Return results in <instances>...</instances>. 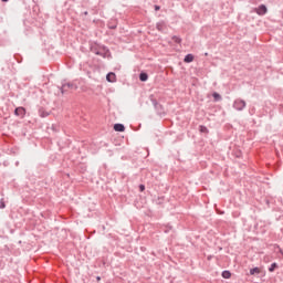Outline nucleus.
I'll return each mask as SVG.
<instances>
[{
    "mask_svg": "<svg viewBox=\"0 0 283 283\" xmlns=\"http://www.w3.org/2000/svg\"><path fill=\"white\" fill-rule=\"evenodd\" d=\"M150 101H151L157 114H159V116H163V114H165V108L158 103V101H156V98H154V95L150 96Z\"/></svg>",
    "mask_w": 283,
    "mask_h": 283,
    "instance_id": "obj_1",
    "label": "nucleus"
},
{
    "mask_svg": "<svg viewBox=\"0 0 283 283\" xmlns=\"http://www.w3.org/2000/svg\"><path fill=\"white\" fill-rule=\"evenodd\" d=\"M244 107H247V102L244 99L237 98L233 102V108L237 109L238 112H242V109H244Z\"/></svg>",
    "mask_w": 283,
    "mask_h": 283,
    "instance_id": "obj_2",
    "label": "nucleus"
},
{
    "mask_svg": "<svg viewBox=\"0 0 283 283\" xmlns=\"http://www.w3.org/2000/svg\"><path fill=\"white\" fill-rule=\"evenodd\" d=\"M93 52L97 56H103V59H105V56H107V54H109V49H107L105 46H98V49H93Z\"/></svg>",
    "mask_w": 283,
    "mask_h": 283,
    "instance_id": "obj_3",
    "label": "nucleus"
},
{
    "mask_svg": "<svg viewBox=\"0 0 283 283\" xmlns=\"http://www.w3.org/2000/svg\"><path fill=\"white\" fill-rule=\"evenodd\" d=\"M78 86L74 83H65L61 86V93L65 94V92H69V90H77Z\"/></svg>",
    "mask_w": 283,
    "mask_h": 283,
    "instance_id": "obj_4",
    "label": "nucleus"
},
{
    "mask_svg": "<svg viewBox=\"0 0 283 283\" xmlns=\"http://www.w3.org/2000/svg\"><path fill=\"white\" fill-rule=\"evenodd\" d=\"M255 12L260 17H264V14H266V12H269V9H266V6L260 4L259 8L255 9Z\"/></svg>",
    "mask_w": 283,
    "mask_h": 283,
    "instance_id": "obj_5",
    "label": "nucleus"
},
{
    "mask_svg": "<svg viewBox=\"0 0 283 283\" xmlns=\"http://www.w3.org/2000/svg\"><path fill=\"white\" fill-rule=\"evenodd\" d=\"M156 29L158 32H165V30H167V23L165 21H159L156 24Z\"/></svg>",
    "mask_w": 283,
    "mask_h": 283,
    "instance_id": "obj_6",
    "label": "nucleus"
},
{
    "mask_svg": "<svg viewBox=\"0 0 283 283\" xmlns=\"http://www.w3.org/2000/svg\"><path fill=\"white\" fill-rule=\"evenodd\" d=\"M14 114H15V116H20L21 118H23L25 116V108L24 107H17L14 109Z\"/></svg>",
    "mask_w": 283,
    "mask_h": 283,
    "instance_id": "obj_7",
    "label": "nucleus"
},
{
    "mask_svg": "<svg viewBox=\"0 0 283 283\" xmlns=\"http://www.w3.org/2000/svg\"><path fill=\"white\" fill-rule=\"evenodd\" d=\"M106 81H108V83H115L116 82V73H113V72L108 73L106 75Z\"/></svg>",
    "mask_w": 283,
    "mask_h": 283,
    "instance_id": "obj_8",
    "label": "nucleus"
},
{
    "mask_svg": "<svg viewBox=\"0 0 283 283\" xmlns=\"http://www.w3.org/2000/svg\"><path fill=\"white\" fill-rule=\"evenodd\" d=\"M114 130L115 132H125V125H123V124H115L114 125Z\"/></svg>",
    "mask_w": 283,
    "mask_h": 283,
    "instance_id": "obj_9",
    "label": "nucleus"
},
{
    "mask_svg": "<svg viewBox=\"0 0 283 283\" xmlns=\"http://www.w3.org/2000/svg\"><path fill=\"white\" fill-rule=\"evenodd\" d=\"M149 78V75L145 72H142L139 74V81H142V83H145V81H147Z\"/></svg>",
    "mask_w": 283,
    "mask_h": 283,
    "instance_id": "obj_10",
    "label": "nucleus"
},
{
    "mask_svg": "<svg viewBox=\"0 0 283 283\" xmlns=\"http://www.w3.org/2000/svg\"><path fill=\"white\" fill-rule=\"evenodd\" d=\"M212 97L214 98V103L222 101V95L217 92L212 93Z\"/></svg>",
    "mask_w": 283,
    "mask_h": 283,
    "instance_id": "obj_11",
    "label": "nucleus"
},
{
    "mask_svg": "<svg viewBox=\"0 0 283 283\" xmlns=\"http://www.w3.org/2000/svg\"><path fill=\"white\" fill-rule=\"evenodd\" d=\"M185 63H192L193 54H187L184 59Z\"/></svg>",
    "mask_w": 283,
    "mask_h": 283,
    "instance_id": "obj_12",
    "label": "nucleus"
},
{
    "mask_svg": "<svg viewBox=\"0 0 283 283\" xmlns=\"http://www.w3.org/2000/svg\"><path fill=\"white\" fill-rule=\"evenodd\" d=\"M222 277H224V280H229V277H231V272L230 271H223L222 272Z\"/></svg>",
    "mask_w": 283,
    "mask_h": 283,
    "instance_id": "obj_13",
    "label": "nucleus"
},
{
    "mask_svg": "<svg viewBox=\"0 0 283 283\" xmlns=\"http://www.w3.org/2000/svg\"><path fill=\"white\" fill-rule=\"evenodd\" d=\"M277 269V263H272L271 266L269 268L270 273H273Z\"/></svg>",
    "mask_w": 283,
    "mask_h": 283,
    "instance_id": "obj_14",
    "label": "nucleus"
},
{
    "mask_svg": "<svg viewBox=\"0 0 283 283\" xmlns=\"http://www.w3.org/2000/svg\"><path fill=\"white\" fill-rule=\"evenodd\" d=\"M255 273H260L259 268H253V269L250 270V275H255Z\"/></svg>",
    "mask_w": 283,
    "mask_h": 283,
    "instance_id": "obj_15",
    "label": "nucleus"
},
{
    "mask_svg": "<svg viewBox=\"0 0 283 283\" xmlns=\"http://www.w3.org/2000/svg\"><path fill=\"white\" fill-rule=\"evenodd\" d=\"M172 41H175V43H182V39H180V38L177 36V35H174V36H172Z\"/></svg>",
    "mask_w": 283,
    "mask_h": 283,
    "instance_id": "obj_16",
    "label": "nucleus"
},
{
    "mask_svg": "<svg viewBox=\"0 0 283 283\" xmlns=\"http://www.w3.org/2000/svg\"><path fill=\"white\" fill-rule=\"evenodd\" d=\"M201 134H209V129L206 126H200Z\"/></svg>",
    "mask_w": 283,
    "mask_h": 283,
    "instance_id": "obj_17",
    "label": "nucleus"
},
{
    "mask_svg": "<svg viewBox=\"0 0 283 283\" xmlns=\"http://www.w3.org/2000/svg\"><path fill=\"white\" fill-rule=\"evenodd\" d=\"M0 209H6V201L3 199L0 200Z\"/></svg>",
    "mask_w": 283,
    "mask_h": 283,
    "instance_id": "obj_18",
    "label": "nucleus"
},
{
    "mask_svg": "<svg viewBox=\"0 0 283 283\" xmlns=\"http://www.w3.org/2000/svg\"><path fill=\"white\" fill-rule=\"evenodd\" d=\"M108 28H109L111 30H116V24H109Z\"/></svg>",
    "mask_w": 283,
    "mask_h": 283,
    "instance_id": "obj_19",
    "label": "nucleus"
},
{
    "mask_svg": "<svg viewBox=\"0 0 283 283\" xmlns=\"http://www.w3.org/2000/svg\"><path fill=\"white\" fill-rule=\"evenodd\" d=\"M139 191H145V185H139Z\"/></svg>",
    "mask_w": 283,
    "mask_h": 283,
    "instance_id": "obj_20",
    "label": "nucleus"
},
{
    "mask_svg": "<svg viewBox=\"0 0 283 283\" xmlns=\"http://www.w3.org/2000/svg\"><path fill=\"white\" fill-rule=\"evenodd\" d=\"M41 116H42V118H45V116H49V114L48 113H41Z\"/></svg>",
    "mask_w": 283,
    "mask_h": 283,
    "instance_id": "obj_21",
    "label": "nucleus"
},
{
    "mask_svg": "<svg viewBox=\"0 0 283 283\" xmlns=\"http://www.w3.org/2000/svg\"><path fill=\"white\" fill-rule=\"evenodd\" d=\"M155 10H156V12H158V10H160V6L156 4Z\"/></svg>",
    "mask_w": 283,
    "mask_h": 283,
    "instance_id": "obj_22",
    "label": "nucleus"
},
{
    "mask_svg": "<svg viewBox=\"0 0 283 283\" xmlns=\"http://www.w3.org/2000/svg\"><path fill=\"white\" fill-rule=\"evenodd\" d=\"M96 281H97V282H101V276H97V277H96Z\"/></svg>",
    "mask_w": 283,
    "mask_h": 283,
    "instance_id": "obj_23",
    "label": "nucleus"
},
{
    "mask_svg": "<svg viewBox=\"0 0 283 283\" xmlns=\"http://www.w3.org/2000/svg\"><path fill=\"white\" fill-rule=\"evenodd\" d=\"M158 200H159L158 205H160L163 202V199H158Z\"/></svg>",
    "mask_w": 283,
    "mask_h": 283,
    "instance_id": "obj_24",
    "label": "nucleus"
},
{
    "mask_svg": "<svg viewBox=\"0 0 283 283\" xmlns=\"http://www.w3.org/2000/svg\"><path fill=\"white\" fill-rule=\"evenodd\" d=\"M1 1H3V3H8V0H1Z\"/></svg>",
    "mask_w": 283,
    "mask_h": 283,
    "instance_id": "obj_25",
    "label": "nucleus"
},
{
    "mask_svg": "<svg viewBox=\"0 0 283 283\" xmlns=\"http://www.w3.org/2000/svg\"><path fill=\"white\" fill-rule=\"evenodd\" d=\"M84 15L87 17V11L84 12Z\"/></svg>",
    "mask_w": 283,
    "mask_h": 283,
    "instance_id": "obj_26",
    "label": "nucleus"
}]
</instances>
